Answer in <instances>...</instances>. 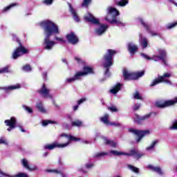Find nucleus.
<instances>
[{"mask_svg": "<svg viewBox=\"0 0 177 177\" xmlns=\"http://www.w3.org/2000/svg\"><path fill=\"white\" fill-rule=\"evenodd\" d=\"M92 0H83L82 3V8H88Z\"/></svg>", "mask_w": 177, "mask_h": 177, "instance_id": "f704fd0d", "label": "nucleus"}, {"mask_svg": "<svg viewBox=\"0 0 177 177\" xmlns=\"http://www.w3.org/2000/svg\"><path fill=\"white\" fill-rule=\"evenodd\" d=\"M21 164L24 168H26L28 171H37V169H38V167H37V166L33 165L32 167H30V165H28V161L26 159H22Z\"/></svg>", "mask_w": 177, "mask_h": 177, "instance_id": "a211bd4d", "label": "nucleus"}, {"mask_svg": "<svg viewBox=\"0 0 177 177\" xmlns=\"http://www.w3.org/2000/svg\"><path fill=\"white\" fill-rule=\"evenodd\" d=\"M108 110H109V111H111V113H117V111H118V109H117V107L115 106H108L107 107Z\"/></svg>", "mask_w": 177, "mask_h": 177, "instance_id": "c03bdc74", "label": "nucleus"}, {"mask_svg": "<svg viewBox=\"0 0 177 177\" xmlns=\"http://www.w3.org/2000/svg\"><path fill=\"white\" fill-rule=\"evenodd\" d=\"M161 82H164L162 80V77L159 76L158 78H156L153 82L150 84V86H156V85H158V84H161Z\"/></svg>", "mask_w": 177, "mask_h": 177, "instance_id": "cd10ccee", "label": "nucleus"}, {"mask_svg": "<svg viewBox=\"0 0 177 177\" xmlns=\"http://www.w3.org/2000/svg\"><path fill=\"white\" fill-rule=\"evenodd\" d=\"M43 3H44V5H52L53 0H43Z\"/></svg>", "mask_w": 177, "mask_h": 177, "instance_id": "8fccbe9b", "label": "nucleus"}, {"mask_svg": "<svg viewBox=\"0 0 177 177\" xmlns=\"http://www.w3.org/2000/svg\"><path fill=\"white\" fill-rule=\"evenodd\" d=\"M75 60H76V62H77L78 64H82L83 66H85V61H82V59H81V58L75 57Z\"/></svg>", "mask_w": 177, "mask_h": 177, "instance_id": "a18cd8bd", "label": "nucleus"}, {"mask_svg": "<svg viewBox=\"0 0 177 177\" xmlns=\"http://www.w3.org/2000/svg\"><path fill=\"white\" fill-rule=\"evenodd\" d=\"M107 28H109V26L104 24L100 25L99 28L96 30L97 35H102V34H104Z\"/></svg>", "mask_w": 177, "mask_h": 177, "instance_id": "5701e85b", "label": "nucleus"}, {"mask_svg": "<svg viewBox=\"0 0 177 177\" xmlns=\"http://www.w3.org/2000/svg\"><path fill=\"white\" fill-rule=\"evenodd\" d=\"M47 172H54L55 174H57V172H59V170H57V169H48V170H47Z\"/></svg>", "mask_w": 177, "mask_h": 177, "instance_id": "bf43d9fd", "label": "nucleus"}, {"mask_svg": "<svg viewBox=\"0 0 177 177\" xmlns=\"http://www.w3.org/2000/svg\"><path fill=\"white\" fill-rule=\"evenodd\" d=\"M22 70L28 73V71H31L32 68H31V66L30 64H26L22 67Z\"/></svg>", "mask_w": 177, "mask_h": 177, "instance_id": "ea45409f", "label": "nucleus"}, {"mask_svg": "<svg viewBox=\"0 0 177 177\" xmlns=\"http://www.w3.org/2000/svg\"><path fill=\"white\" fill-rule=\"evenodd\" d=\"M60 136L61 138H68L69 142H80V140H81V138H77L66 133H62L60 135Z\"/></svg>", "mask_w": 177, "mask_h": 177, "instance_id": "aec40b11", "label": "nucleus"}, {"mask_svg": "<svg viewBox=\"0 0 177 177\" xmlns=\"http://www.w3.org/2000/svg\"><path fill=\"white\" fill-rule=\"evenodd\" d=\"M129 132L130 133H133L136 136H137L136 142L139 143L145 138V136H147V135H150V130H140V129H135L130 128L129 129Z\"/></svg>", "mask_w": 177, "mask_h": 177, "instance_id": "0eeeda50", "label": "nucleus"}, {"mask_svg": "<svg viewBox=\"0 0 177 177\" xmlns=\"http://www.w3.org/2000/svg\"><path fill=\"white\" fill-rule=\"evenodd\" d=\"M122 85L120 83H117L114 87L110 90L111 93H113V95H115L116 93H118L120 91H121V87Z\"/></svg>", "mask_w": 177, "mask_h": 177, "instance_id": "393cba45", "label": "nucleus"}, {"mask_svg": "<svg viewBox=\"0 0 177 177\" xmlns=\"http://www.w3.org/2000/svg\"><path fill=\"white\" fill-rule=\"evenodd\" d=\"M57 174H59V175L62 177H67V175L64 174L63 172H62V171H59V172H57Z\"/></svg>", "mask_w": 177, "mask_h": 177, "instance_id": "680f3d73", "label": "nucleus"}, {"mask_svg": "<svg viewBox=\"0 0 177 177\" xmlns=\"http://www.w3.org/2000/svg\"><path fill=\"white\" fill-rule=\"evenodd\" d=\"M84 102H86V97L81 98L80 100H79L77 101L78 106H80V104H82V103H84Z\"/></svg>", "mask_w": 177, "mask_h": 177, "instance_id": "5fc2aeb1", "label": "nucleus"}, {"mask_svg": "<svg viewBox=\"0 0 177 177\" xmlns=\"http://www.w3.org/2000/svg\"><path fill=\"white\" fill-rule=\"evenodd\" d=\"M23 107L28 113H32V108H30L26 105H24Z\"/></svg>", "mask_w": 177, "mask_h": 177, "instance_id": "09e8293b", "label": "nucleus"}, {"mask_svg": "<svg viewBox=\"0 0 177 177\" xmlns=\"http://www.w3.org/2000/svg\"><path fill=\"white\" fill-rule=\"evenodd\" d=\"M67 146H68V142L65 144H57V142H54L53 144L51 145H45L44 149L46 150H53V149H56V147H61L62 149H63L64 147H66Z\"/></svg>", "mask_w": 177, "mask_h": 177, "instance_id": "2eb2a0df", "label": "nucleus"}, {"mask_svg": "<svg viewBox=\"0 0 177 177\" xmlns=\"http://www.w3.org/2000/svg\"><path fill=\"white\" fill-rule=\"evenodd\" d=\"M15 6H17V3H11L7 7L4 8L3 12H8V10H10L12 8H15Z\"/></svg>", "mask_w": 177, "mask_h": 177, "instance_id": "c9c22d12", "label": "nucleus"}, {"mask_svg": "<svg viewBox=\"0 0 177 177\" xmlns=\"http://www.w3.org/2000/svg\"><path fill=\"white\" fill-rule=\"evenodd\" d=\"M109 125H112L114 127H121V123L111 122Z\"/></svg>", "mask_w": 177, "mask_h": 177, "instance_id": "4d7b16f0", "label": "nucleus"}, {"mask_svg": "<svg viewBox=\"0 0 177 177\" xmlns=\"http://www.w3.org/2000/svg\"><path fill=\"white\" fill-rule=\"evenodd\" d=\"M66 38L68 42H69V44H71L72 45H76V44H78V42L80 41L78 36L76 35L74 32H71L70 33L67 34L66 35Z\"/></svg>", "mask_w": 177, "mask_h": 177, "instance_id": "ddd939ff", "label": "nucleus"}, {"mask_svg": "<svg viewBox=\"0 0 177 177\" xmlns=\"http://www.w3.org/2000/svg\"><path fill=\"white\" fill-rule=\"evenodd\" d=\"M49 124H57V122L52 121V120H43L42 125L44 127H46V125H49Z\"/></svg>", "mask_w": 177, "mask_h": 177, "instance_id": "58836bf2", "label": "nucleus"}, {"mask_svg": "<svg viewBox=\"0 0 177 177\" xmlns=\"http://www.w3.org/2000/svg\"><path fill=\"white\" fill-rule=\"evenodd\" d=\"M0 175H1L2 176L10 177L9 174L3 173V171H2L1 169H0Z\"/></svg>", "mask_w": 177, "mask_h": 177, "instance_id": "13d9d810", "label": "nucleus"}, {"mask_svg": "<svg viewBox=\"0 0 177 177\" xmlns=\"http://www.w3.org/2000/svg\"><path fill=\"white\" fill-rule=\"evenodd\" d=\"M84 20L86 21H88V23H91L92 24H100V21H99V19H96L91 13H88L86 15L84 16Z\"/></svg>", "mask_w": 177, "mask_h": 177, "instance_id": "dca6fc26", "label": "nucleus"}, {"mask_svg": "<svg viewBox=\"0 0 177 177\" xmlns=\"http://www.w3.org/2000/svg\"><path fill=\"white\" fill-rule=\"evenodd\" d=\"M170 129H176V130H177V120H175L173 122L172 126L170 127Z\"/></svg>", "mask_w": 177, "mask_h": 177, "instance_id": "3c124183", "label": "nucleus"}, {"mask_svg": "<svg viewBox=\"0 0 177 177\" xmlns=\"http://www.w3.org/2000/svg\"><path fill=\"white\" fill-rule=\"evenodd\" d=\"M36 107L40 113H46V110L44 108V105L42 104V102H39L36 104Z\"/></svg>", "mask_w": 177, "mask_h": 177, "instance_id": "c756f323", "label": "nucleus"}, {"mask_svg": "<svg viewBox=\"0 0 177 177\" xmlns=\"http://www.w3.org/2000/svg\"><path fill=\"white\" fill-rule=\"evenodd\" d=\"M80 78L81 76L79 75L78 72H76L74 77L66 79V82H68V84H71V82H75L77 80H80Z\"/></svg>", "mask_w": 177, "mask_h": 177, "instance_id": "a878e982", "label": "nucleus"}, {"mask_svg": "<svg viewBox=\"0 0 177 177\" xmlns=\"http://www.w3.org/2000/svg\"><path fill=\"white\" fill-rule=\"evenodd\" d=\"M171 77V74L169 73H164L163 75L160 76V78H162L163 82H168L165 78H169Z\"/></svg>", "mask_w": 177, "mask_h": 177, "instance_id": "a19ab883", "label": "nucleus"}, {"mask_svg": "<svg viewBox=\"0 0 177 177\" xmlns=\"http://www.w3.org/2000/svg\"><path fill=\"white\" fill-rule=\"evenodd\" d=\"M55 41H59L60 42H63L64 40L62 38L55 37Z\"/></svg>", "mask_w": 177, "mask_h": 177, "instance_id": "052dcab7", "label": "nucleus"}, {"mask_svg": "<svg viewBox=\"0 0 177 177\" xmlns=\"http://www.w3.org/2000/svg\"><path fill=\"white\" fill-rule=\"evenodd\" d=\"M80 172H83V174H88V171H86L82 169H80Z\"/></svg>", "mask_w": 177, "mask_h": 177, "instance_id": "338daca9", "label": "nucleus"}, {"mask_svg": "<svg viewBox=\"0 0 177 177\" xmlns=\"http://www.w3.org/2000/svg\"><path fill=\"white\" fill-rule=\"evenodd\" d=\"M100 121L106 125H110L111 122L109 121V114L106 113L103 117L100 118Z\"/></svg>", "mask_w": 177, "mask_h": 177, "instance_id": "c85d7f7f", "label": "nucleus"}, {"mask_svg": "<svg viewBox=\"0 0 177 177\" xmlns=\"http://www.w3.org/2000/svg\"><path fill=\"white\" fill-rule=\"evenodd\" d=\"M110 153L113 156H127L129 157H135L136 160H139V158L143 157V153H140L138 150L135 149H131L129 153L121 152L114 150H111Z\"/></svg>", "mask_w": 177, "mask_h": 177, "instance_id": "423d86ee", "label": "nucleus"}, {"mask_svg": "<svg viewBox=\"0 0 177 177\" xmlns=\"http://www.w3.org/2000/svg\"><path fill=\"white\" fill-rule=\"evenodd\" d=\"M133 98L136 99V100H143V97L140 96V93H139V91H136L133 94Z\"/></svg>", "mask_w": 177, "mask_h": 177, "instance_id": "e433bc0d", "label": "nucleus"}, {"mask_svg": "<svg viewBox=\"0 0 177 177\" xmlns=\"http://www.w3.org/2000/svg\"><path fill=\"white\" fill-rule=\"evenodd\" d=\"M145 75V70L137 72V73H130L127 69H124L122 76L124 81H132L136 80Z\"/></svg>", "mask_w": 177, "mask_h": 177, "instance_id": "39448f33", "label": "nucleus"}, {"mask_svg": "<svg viewBox=\"0 0 177 177\" xmlns=\"http://www.w3.org/2000/svg\"><path fill=\"white\" fill-rule=\"evenodd\" d=\"M141 106L142 105L140 104H135L133 107V111H138V110H139V109H140Z\"/></svg>", "mask_w": 177, "mask_h": 177, "instance_id": "de8ad7c7", "label": "nucleus"}, {"mask_svg": "<svg viewBox=\"0 0 177 177\" xmlns=\"http://www.w3.org/2000/svg\"><path fill=\"white\" fill-rule=\"evenodd\" d=\"M157 143H158V140H155L152 142V143L151 144L150 146L147 147L146 148V149L147 151H149V150H153V149H154V147H156V145H157Z\"/></svg>", "mask_w": 177, "mask_h": 177, "instance_id": "2f4dec72", "label": "nucleus"}, {"mask_svg": "<svg viewBox=\"0 0 177 177\" xmlns=\"http://www.w3.org/2000/svg\"><path fill=\"white\" fill-rule=\"evenodd\" d=\"M39 26L43 29L45 35L42 42L43 48L45 50H52L56 42L50 40V37L59 34V26L50 20L43 21L39 23Z\"/></svg>", "mask_w": 177, "mask_h": 177, "instance_id": "f257e3e1", "label": "nucleus"}, {"mask_svg": "<svg viewBox=\"0 0 177 177\" xmlns=\"http://www.w3.org/2000/svg\"><path fill=\"white\" fill-rule=\"evenodd\" d=\"M62 62H63V63H65V64H67V60L66 59L62 58Z\"/></svg>", "mask_w": 177, "mask_h": 177, "instance_id": "69168bd1", "label": "nucleus"}, {"mask_svg": "<svg viewBox=\"0 0 177 177\" xmlns=\"http://www.w3.org/2000/svg\"><path fill=\"white\" fill-rule=\"evenodd\" d=\"M13 177H28V174L20 172L14 176Z\"/></svg>", "mask_w": 177, "mask_h": 177, "instance_id": "49530a36", "label": "nucleus"}, {"mask_svg": "<svg viewBox=\"0 0 177 177\" xmlns=\"http://www.w3.org/2000/svg\"><path fill=\"white\" fill-rule=\"evenodd\" d=\"M115 55H117V50L107 49L106 53L102 57V65L104 68H105L104 73L105 77H110V67L114 64L113 57Z\"/></svg>", "mask_w": 177, "mask_h": 177, "instance_id": "f03ea898", "label": "nucleus"}, {"mask_svg": "<svg viewBox=\"0 0 177 177\" xmlns=\"http://www.w3.org/2000/svg\"><path fill=\"white\" fill-rule=\"evenodd\" d=\"M127 167L129 169H131V171L135 172V174H139V168L134 167L132 165H128Z\"/></svg>", "mask_w": 177, "mask_h": 177, "instance_id": "72a5a7b5", "label": "nucleus"}, {"mask_svg": "<svg viewBox=\"0 0 177 177\" xmlns=\"http://www.w3.org/2000/svg\"><path fill=\"white\" fill-rule=\"evenodd\" d=\"M18 88H20V86L16 85V86H10L7 88L8 91H10L12 89H17Z\"/></svg>", "mask_w": 177, "mask_h": 177, "instance_id": "864d4df0", "label": "nucleus"}, {"mask_svg": "<svg viewBox=\"0 0 177 177\" xmlns=\"http://www.w3.org/2000/svg\"><path fill=\"white\" fill-rule=\"evenodd\" d=\"M6 73H9V66H6L0 69V74H5Z\"/></svg>", "mask_w": 177, "mask_h": 177, "instance_id": "37998d69", "label": "nucleus"}, {"mask_svg": "<svg viewBox=\"0 0 177 177\" xmlns=\"http://www.w3.org/2000/svg\"><path fill=\"white\" fill-rule=\"evenodd\" d=\"M4 124H6V127H9V128L7 129V131L10 132V131L16 128V125H17V121L16 120L15 117H11L10 120H6L4 121Z\"/></svg>", "mask_w": 177, "mask_h": 177, "instance_id": "f8f14e48", "label": "nucleus"}, {"mask_svg": "<svg viewBox=\"0 0 177 177\" xmlns=\"http://www.w3.org/2000/svg\"><path fill=\"white\" fill-rule=\"evenodd\" d=\"M78 107H79L78 104L73 106V111H77V110H78Z\"/></svg>", "mask_w": 177, "mask_h": 177, "instance_id": "0e129e2a", "label": "nucleus"}, {"mask_svg": "<svg viewBox=\"0 0 177 177\" xmlns=\"http://www.w3.org/2000/svg\"><path fill=\"white\" fill-rule=\"evenodd\" d=\"M129 2V0H120L118 3V5L119 6H122V7H124V6H127V3Z\"/></svg>", "mask_w": 177, "mask_h": 177, "instance_id": "4c0bfd02", "label": "nucleus"}, {"mask_svg": "<svg viewBox=\"0 0 177 177\" xmlns=\"http://www.w3.org/2000/svg\"><path fill=\"white\" fill-rule=\"evenodd\" d=\"M108 15L112 16V19H109V15L105 17L106 21H108L110 24H115V26H121L124 27V23H122L120 20L117 19V16H120V12L117 10L115 8H109Z\"/></svg>", "mask_w": 177, "mask_h": 177, "instance_id": "7ed1b4c3", "label": "nucleus"}, {"mask_svg": "<svg viewBox=\"0 0 177 177\" xmlns=\"http://www.w3.org/2000/svg\"><path fill=\"white\" fill-rule=\"evenodd\" d=\"M83 71H77L80 77H84V75H88V74H95V71L93 68L88 66H84L82 68Z\"/></svg>", "mask_w": 177, "mask_h": 177, "instance_id": "4468645a", "label": "nucleus"}, {"mask_svg": "<svg viewBox=\"0 0 177 177\" xmlns=\"http://www.w3.org/2000/svg\"><path fill=\"white\" fill-rule=\"evenodd\" d=\"M141 56L144 57V59H146L147 60H151V57H149V55L145 53H141Z\"/></svg>", "mask_w": 177, "mask_h": 177, "instance_id": "6e6d98bb", "label": "nucleus"}, {"mask_svg": "<svg viewBox=\"0 0 177 177\" xmlns=\"http://www.w3.org/2000/svg\"><path fill=\"white\" fill-rule=\"evenodd\" d=\"M71 127L81 128L84 127V122L80 120H75L71 122Z\"/></svg>", "mask_w": 177, "mask_h": 177, "instance_id": "b1692460", "label": "nucleus"}, {"mask_svg": "<svg viewBox=\"0 0 177 177\" xmlns=\"http://www.w3.org/2000/svg\"><path fill=\"white\" fill-rule=\"evenodd\" d=\"M177 26V21H175L173 23H169L166 26V28L167 30H171L172 28H175Z\"/></svg>", "mask_w": 177, "mask_h": 177, "instance_id": "473e14b6", "label": "nucleus"}, {"mask_svg": "<svg viewBox=\"0 0 177 177\" xmlns=\"http://www.w3.org/2000/svg\"><path fill=\"white\" fill-rule=\"evenodd\" d=\"M176 103H177V97H176L174 100H169L156 101L155 103V106L158 109H165L166 107L174 106L176 104Z\"/></svg>", "mask_w": 177, "mask_h": 177, "instance_id": "1a4fd4ad", "label": "nucleus"}, {"mask_svg": "<svg viewBox=\"0 0 177 177\" xmlns=\"http://www.w3.org/2000/svg\"><path fill=\"white\" fill-rule=\"evenodd\" d=\"M37 93L44 99H48V97L49 99H53V97L50 95V89H49L45 84H43L41 88L37 90Z\"/></svg>", "mask_w": 177, "mask_h": 177, "instance_id": "9b49d317", "label": "nucleus"}, {"mask_svg": "<svg viewBox=\"0 0 177 177\" xmlns=\"http://www.w3.org/2000/svg\"><path fill=\"white\" fill-rule=\"evenodd\" d=\"M140 21L142 26L144 27V28L146 29L147 32H149V34H151V37H156V36L158 35V34L157 32L151 30V29L150 28V26H149V24H147L146 22H145V21L142 19H140Z\"/></svg>", "mask_w": 177, "mask_h": 177, "instance_id": "f3484780", "label": "nucleus"}, {"mask_svg": "<svg viewBox=\"0 0 177 177\" xmlns=\"http://www.w3.org/2000/svg\"><path fill=\"white\" fill-rule=\"evenodd\" d=\"M157 112L151 111L149 113L145 115L144 116H140L138 113L135 114L134 122L138 125H143V122L146 120H149L151 115H157Z\"/></svg>", "mask_w": 177, "mask_h": 177, "instance_id": "9d476101", "label": "nucleus"}, {"mask_svg": "<svg viewBox=\"0 0 177 177\" xmlns=\"http://www.w3.org/2000/svg\"><path fill=\"white\" fill-rule=\"evenodd\" d=\"M69 8H70V12L71 15L73 16L74 21L78 23L80 21V17H78V14H77V12L75 11V10L73 8V6H71V4H69Z\"/></svg>", "mask_w": 177, "mask_h": 177, "instance_id": "4be33fe9", "label": "nucleus"}, {"mask_svg": "<svg viewBox=\"0 0 177 177\" xmlns=\"http://www.w3.org/2000/svg\"><path fill=\"white\" fill-rule=\"evenodd\" d=\"M104 142L105 145L107 146H111V147H116L117 143H115L114 141L107 139L106 138H104Z\"/></svg>", "mask_w": 177, "mask_h": 177, "instance_id": "bb28decb", "label": "nucleus"}, {"mask_svg": "<svg viewBox=\"0 0 177 177\" xmlns=\"http://www.w3.org/2000/svg\"><path fill=\"white\" fill-rule=\"evenodd\" d=\"M16 41L18 44V47L15 48L12 55V57L14 60H16L18 57H21L23 55H28V53H30V50L23 45L19 38H17Z\"/></svg>", "mask_w": 177, "mask_h": 177, "instance_id": "20e7f679", "label": "nucleus"}, {"mask_svg": "<svg viewBox=\"0 0 177 177\" xmlns=\"http://www.w3.org/2000/svg\"><path fill=\"white\" fill-rule=\"evenodd\" d=\"M140 44L142 45V49H146L147 48L148 42L147 39L144 37L140 39Z\"/></svg>", "mask_w": 177, "mask_h": 177, "instance_id": "7c9ffc66", "label": "nucleus"}, {"mask_svg": "<svg viewBox=\"0 0 177 177\" xmlns=\"http://www.w3.org/2000/svg\"><path fill=\"white\" fill-rule=\"evenodd\" d=\"M107 153H104V152H100V153H97L94 155V158H99L100 157H103V156H106Z\"/></svg>", "mask_w": 177, "mask_h": 177, "instance_id": "79ce46f5", "label": "nucleus"}, {"mask_svg": "<svg viewBox=\"0 0 177 177\" xmlns=\"http://www.w3.org/2000/svg\"><path fill=\"white\" fill-rule=\"evenodd\" d=\"M58 164H59L60 165H62V158H59V159H58Z\"/></svg>", "mask_w": 177, "mask_h": 177, "instance_id": "774afa93", "label": "nucleus"}, {"mask_svg": "<svg viewBox=\"0 0 177 177\" xmlns=\"http://www.w3.org/2000/svg\"><path fill=\"white\" fill-rule=\"evenodd\" d=\"M47 77H48V73L44 72L43 73V78H44V80H46Z\"/></svg>", "mask_w": 177, "mask_h": 177, "instance_id": "e2e57ef3", "label": "nucleus"}, {"mask_svg": "<svg viewBox=\"0 0 177 177\" xmlns=\"http://www.w3.org/2000/svg\"><path fill=\"white\" fill-rule=\"evenodd\" d=\"M148 168L151 171H153V172H156V174H158V175H162L164 174L161 169V167H154L151 165H149Z\"/></svg>", "mask_w": 177, "mask_h": 177, "instance_id": "412c9836", "label": "nucleus"}, {"mask_svg": "<svg viewBox=\"0 0 177 177\" xmlns=\"http://www.w3.org/2000/svg\"><path fill=\"white\" fill-rule=\"evenodd\" d=\"M94 167H95V164L93 163L86 164V168H87V169H91V168H93Z\"/></svg>", "mask_w": 177, "mask_h": 177, "instance_id": "603ef678", "label": "nucleus"}, {"mask_svg": "<svg viewBox=\"0 0 177 177\" xmlns=\"http://www.w3.org/2000/svg\"><path fill=\"white\" fill-rule=\"evenodd\" d=\"M127 49H128L129 53H131V55H135V53L138 52V50H139V48L138 47V46L136 44H133L132 43L128 44Z\"/></svg>", "mask_w": 177, "mask_h": 177, "instance_id": "6ab92c4d", "label": "nucleus"}, {"mask_svg": "<svg viewBox=\"0 0 177 177\" xmlns=\"http://www.w3.org/2000/svg\"><path fill=\"white\" fill-rule=\"evenodd\" d=\"M158 55H153L151 57V60H153L154 62H159V60L162 61V63L165 64V66H167V50L165 49L159 48L158 50Z\"/></svg>", "mask_w": 177, "mask_h": 177, "instance_id": "6e6552de", "label": "nucleus"}]
</instances>
